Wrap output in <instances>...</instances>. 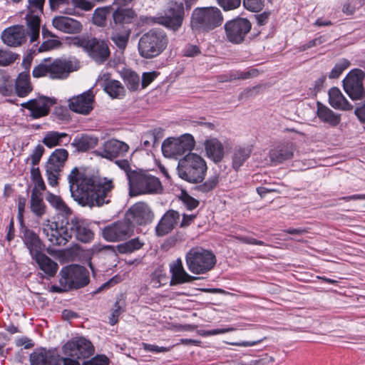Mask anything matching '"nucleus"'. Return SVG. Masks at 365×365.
<instances>
[{
	"label": "nucleus",
	"mask_w": 365,
	"mask_h": 365,
	"mask_svg": "<svg viewBox=\"0 0 365 365\" xmlns=\"http://www.w3.org/2000/svg\"><path fill=\"white\" fill-rule=\"evenodd\" d=\"M324 42V38L323 36H319L314 39L309 41L308 43L303 44L300 46V51H305L312 47H314L319 46Z\"/></svg>",
	"instance_id": "nucleus-61"
},
{
	"label": "nucleus",
	"mask_w": 365,
	"mask_h": 365,
	"mask_svg": "<svg viewBox=\"0 0 365 365\" xmlns=\"http://www.w3.org/2000/svg\"><path fill=\"white\" fill-rule=\"evenodd\" d=\"M264 0H243L244 7L252 12H259L264 7Z\"/></svg>",
	"instance_id": "nucleus-50"
},
{
	"label": "nucleus",
	"mask_w": 365,
	"mask_h": 365,
	"mask_svg": "<svg viewBox=\"0 0 365 365\" xmlns=\"http://www.w3.org/2000/svg\"><path fill=\"white\" fill-rule=\"evenodd\" d=\"M109 359L106 355H97L89 361L83 362V365H108Z\"/></svg>",
	"instance_id": "nucleus-57"
},
{
	"label": "nucleus",
	"mask_w": 365,
	"mask_h": 365,
	"mask_svg": "<svg viewBox=\"0 0 365 365\" xmlns=\"http://www.w3.org/2000/svg\"><path fill=\"white\" fill-rule=\"evenodd\" d=\"M207 170V163L200 155L189 153L178 161V176L191 183H199L205 179Z\"/></svg>",
	"instance_id": "nucleus-4"
},
{
	"label": "nucleus",
	"mask_w": 365,
	"mask_h": 365,
	"mask_svg": "<svg viewBox=\"0 0 365 365\" xmlns=\"http://www.w3.org/2000/svg\"><path fill=\"white\" fill-rule=\"evenodd\" d=\"M130 33V30L125 29L120 32L115 31L113 33L111 40L118 48L124 49L127 46Z\"/></svg>",
	"instance_id": "nucleus-41"
},
{
	"label": "nucleus",
	"mask_w": 365,
	"mask_h": 365,
	"mask_svg": "<svg viewBox=\"0 0 365 365\" xmlns=\"http://www.w3.org/2000/svg\"><path fill=\"white\" fill-rule=\"evenodd\" d=\"M158 76V73L155 71L143 73L142 76V86L143 88L147 87L154 79Z\"/></svg>",
	"instance_id": "nucleus-60"
},
{
	"label": "nucleus",
	"mask_w": 365,
	"mask_h": 365,
	"mask_svg": "<svg viewBox=\"0 0 365 365\" xmlns=\"http://www.w3.org/2000/svg\"><path fill=\"white\" fill-rule=\"evenodd\" d=\"M32 258L38 264L39 269L48 277H51L55 276L58 269V265L56 262L42 253V252L32 257Z\"/></svg>",
	"instance_id": "nucleus-33"
},
{
	"label": "nucleus",
	"mask_w": 365,
	"mask_h": 365,
	"mask_svg": "<svg viewBox=\"0 0 365 365\" xmlns=\"http://www.w3.org/2000/svg\"><path fill=\"white\" fill-rule=\"evenodd\" d=\"M127 217L133 223L145 225L151 222L153 213L146 203L139 202L133 205L129 209Z\"/></svg>",
	"instance_id": "nucleus-21"
},
{
	"label": "nucleus",
	"mask_w": 365,
	"mask_h": 365,
	"mask_svg": "<svg viewBox=\"0 0 365 365\" xmlns=\"http://www.w3.org/2000/svg\"><path fill=\"white\" fill-rule=\"evenodd\" d=\"M59 286L53 285L51 290L61 293L72 289L85 287L89 282L88 272L84 267L71 264L61 269L59 273Z\"/></svg>",
	"instance_id": "nucleus-5"
},
{
	"label": "nucleus",
	"mask_w": 365,
	"mask_h": 365,
	"mask_svg": "<svg viewBox=\"0 0 365 365\" xmlns=\"http://www.w3.org/2000/svg\"><path fill=\"white\" fill-rule=\"evenodd\" d=\"M45 0H28V13L25 19L29 29L30 41L34 42L39 37L40 16L43 14Z\"/></svg>",
	"instance_id": "nucleus-12"
},
{
	"label": "nucleus",
	"mask_w": 365,
	"mask_h": 365,
	"mask_svg": "<svg viewBox=\"0 0 365 365\" xmlns=\"http://www.w3.org/2000/svg\"><path fill=\"white\" fill-rule=\"evenodd\" d=\"M56 103L54 98L38 96L22 103L21 106L30 111V116L34 119L44 117L49 113L51 107Z\"/></svg>",
	"instance_id": "nucleus-16"
},
{
	"label": "nucleus",
	"mask_w": 365,
	"mask_h": 365,
	"mask_svg": "<svg viewBox=\"0 0 365 365\" xmlns=\"http://www.w3.org/2000/svg\"><path fill=\"white\" fill-rule=\"evenodd\" d=\"M184 18V4L174 1L170 4L164 14H158L153 17V21L169 30L177 31L181 28Z\"/></svg>",
	"instance_id": "nucleus-9"
},
{
	"label": "nucleus",
	"mask_w": 365,
	"mask_h": 365,
	"mask_svg": "<svg viewBox=\"0 0 365 365\" xmlns=\"http://www.w3.org/2000/svg\"><path fill=\"white\" fill-rule=\"evenodd\" d=\"M121 312H122L121 307L120 306L119 302H116L114 305V309L112 311L111 315L109 317V323L111 325H115L118 322V317H119Z\"/></svg>",
	"instance_id": "nucleus-59"
},
{
	"label": "nucleus",
	"mask_w": 365,
	"mask_h": 365,
	"mask_svg": "<svg viewBox=\"0 0 365 365\" xmlns=\"http://www.w3.org/2000/svg\"><path fill=\"white\" fill-rule=\"evenodd\" d=\"M193 136L185 133L179 138H168L162 144V152L167 158H177L185 152L191 151L195 147Z\"/></svg>",
	"instance_id": "nucleus-10"
},
{
	"label": "nucleus",
	"mask_w": 365,
	"mask_h": 365,
	"mask_svg": "<svg viewBox=\"0 0 365 365\" xmlns=\"http://www.w3.org/2000/svg\"><path fill=\"white\" fill-rule=\"evenodd\" d=\"M143 243L138 238L132 239L123 244L118 245L117 248L120 253H129L135 250H139Z\"/></svg>",
	"instance_id": "nucleus-44"
},
{
	"label": "nucleus",
	"mask_w": 365,
	"mask_h": 365,
	"mask_svg": "<svg viewBox=\"0 0 365 365\" xmlns=\"http://www.w3.org/2000/svg\"><path fill=\"white\" fill-rule=\"evenodd\" d=\"M225 31L228 41L239 44L241 43L250 31L252 24L245 18H236L225 23Z\"/></svg>",
	"instance_id": "nucleus-13"
},
{
	"label": "nucleus",
	"mask_w": 365,
	"mask_h": 365,
	"mask_svg": "<svg viewBox=\"0 0 365 365\" xmlns=\"http://www.w3.org/2000/svg\"><path fill=\"white\" fill-rule=\"evenodd\" d=\"M180 214L175 210L168 211L162 217L156 227V233L158 236H163L170 232L178 223Z\"/></svg>",
	"instance_id": "nucleus-27"
},
{
	"label": "nucleus",
	"mask_w": 365,
	"mask_h": 365,
	"mask_svg": "<svg viewBox=\"0 0 365 365\" xmlns=\"http://www.w3.org/2000/svg\"><path fill=\"white\" fill-rule=\"evenodd\" d=\"M223 17L220 10L216 7L196 8L192 14V22L205 30H212L220 26Z\"/></svg>",
	"instance_id": "nucleus-11"
},
{
	"label": "nucleus",
	"mask_w": 365,
	"mask_h": 365,
	"mask_svg": "<svg viewBox=\"0 0 365 365\" xmlns=\"http://www.w3.org/2000/svg\"><path fill=\"white\" fill-rule=\"evenodd\" d=\"M185 262L190 272L194 274H203L212 269L216 264V257L210 250L194 247L187 252Z\"/></svg>",
	"instance_id": "nucleus-7"
},
{
	"label": "nucleus",
	"mask_w": 365,
	"mask_h": 365,
	"mask_svg": "<svg viewBox=\"0 0 365 365\" xmlns=\"http://www.w3.org/2000/svg\"><path fill=\"white\" fill-rule=\"evenodd\" d=\"M83 46L89 56L96 62L102 63L105 61L110 55L108 44L103 41L98 40L96 38L88 39L87 41H81L78 38L73 40V44Z\"/></svg>",
	"instance_id": "nucleus-15"
},
{
	"label": "nucleus",
	"mask_w": 365,
	"mask_h": 365,
	"mask_svg": "<svg viewBox=\"0 0 365 365\" xmlns=\"http://www.w3.org/2000/svg\"><path fill=\"white\" fill-rule=\"evenodd\" d=\"M142 346L145 351L153 353H165L170 351V347L159 346L147 343H143Z\"/></svg>",
	"instance_id": "nucleus-56"
},
{
	"label": "nucleus",
	"mask_w": 365,
	"mask_h": 365,
	"mask_svg": "<svg viewBox=\"0 0 365 365\" xmlns=\"http://www.w3.org/2000/svg\"><path fill=\"white\" fill-rule=\"evenodd\" d=\"M94 96L91 90L73 96L68 100L69 108L77 113L87 115L93 110Z\"/></svg>",
	"instance_id": "nucleus-19"
},
{
	"label": "nucleus",
	"mask_w": 365,
	"mask_h": 365,
	"mask_svg": "<svg viewBox=\"0 0 365 365\" xmlns=\"http://www.w3.org/2000/svg\"><path fill=\"white\" fill-rule=\"evenodd\" d=\"M252 152V145H243L236 146L232 155V165L235 170H238L250 157Z\"/></svg>",
	"instance_id": "nucleus-31"
},
{
	"label": "nucleus",
	"mask_w": 365,
	"mask_h": 365,
	"mask_svg": "<svg viewBox=\"0 0 365 365\" xmlns=\"http://www.w3.org/2000/svg\"><path fill=\"white\" fill-rule=\"evenodd\" d=\"M168 43V38L163 30L151 29L144 34L138 41V52L145 58H153L163 52Z\"/></svg>",
	"instance_id": "nucleus-6"
},
{
	"label": "nucleus",
	"mask_w": 365,
	"mask_h": 365,
	"mask_svg": "<svg viewBox=\"0 0 365 365\" xmlns=\"http://www.w3.org/2000/svg\"><path fill=\"white\" fill-rule=\"evenodd\" d=\"M136 16L131 9L117 8L113 14V21L116 25L130 24Z\"/></svg>",
	"instance_id": "nucleus-38"
},
{
	"label": "nucleus",
	"mask_w": 365,
	"mask_h": 365,
	"mask_svg": "<svg viewBox=\"0 0 365 365\" xmlns=\"http://www.w3.org/2000/svg\"><path fill=\"white\" fill-rule=\"evenodd\" d=\"M207 156L215 163H219L224 157L225 150L222 143L217 138H211L205 140Z\"/></svg>",
	"instance_id": "nucleus-30"
},
{
	"label": "nucleus",
	"mask_w": 365,
	"mask_h": 365,
	"mask_svg": "<svg viewBox=\"0 0 365 365\" xmlns=\"http://www.w3.org/2000/svg\"><path fill=\"white\" fill-rule=\"evenodd\" d=\"M33 90V86L30 81L29 72H21L19 74L16 83L15 91L19 97L24 98L27 96Z\"/></svg>",
	"instance_id": "nucleus-34"
},
{
	"label": "nucleus",
	"mask_w": 365,
	"mask_h": 365,
	"mask_svg": "<svg viewBox=\"0 0 365 365\" xmlns=\"http://www.w3.org/2000/svg\"><path fill=\"white\" fill-rule=\"evenodd\" d=\"M133 230L130 222L123 220L114 222L103 230V237L109 242L124 240L131 235Z\"/></svg>",
	"instance_id": "nucleus-18"
},
{
	"label": "nucleus",
	"mask_w": 365,
	"mask_h": 365,
	"mask_svg": "<svg viewBox=\"0 0 365 365\" xmlns=\"http://www.w3.org/2000/svg\"><path fill=\"white\" fill-rule=\"evenodd\" d=\"M129 146L123 141L111 139L104 143L100 155L104 158L113 160L123 156L128 153Z\"/></svg>",
	"instance_id": "nucleus-22"
},
{
	"label": "nucleus",
	"mask_w": 365,
	"mask_h": 365,
	"mask_svg": "<svg viewBox=\"0 0 365 365\" xmlns=\"http://www.w3.org/2000/svg\"><path fill=\"white\" fill-rule=\"evenodd\" d=\"M17 56L10 51L0 48V66H6L15 61Z\"/></svg>",
	"instance_id": "nucleus-48"
},
{
	"label": "nucleus",
	"mask_w": 365,
	"mask_h": 365,
	"mask_svg": "<svg viewBox=\"0 0 365 365\" xmlns=\"http://www.w3.org/2000/svg\"><path fill=\"white\" fill-rule=\"evenodd\" d=\"M350 66V62L346 58L341 59L335 64L329 74V78H337Z\"/></svg>",
	"instance_id": "nucleus-45"
},
{
	"label": "nucleus",
	"mask_w": 365,
	"mask_h": 365,
	"mask_svg": "<svg viewBox=\"0 0 365 365\" xmlns=\"http://www.w3.org/2000/svg\"><path fill=\"white\" fill-rule=\"evenodd\" d=\"M78 68L76 61L56 58H44L36 66L32 71L34 78L48 76L53 80H62L68 77L71 72Z\"/></svg>",
	"instance_id": "nucleus-3"
},
{
	"label": "nucleus",
	"mask_w": 365,
	"mask_h": 365,
	"mask_svg": "<svg viewBox=\"0 0 365 365\" xmlns=\"http://www.w3.org/2000/svg\"><path fill=\"white\" fill-rule=\"evenodd\" d=\"M30 208L37 217H41L46 213V206L43 200L41 193H36L35 190L31 191Z\"/></svg>",
	"instance_id": "nucleus-39"
},
{
	"label": "nucleus",
	"mask_w": 365,
	"mask_h": 365,
	"mask_svg": "<svg viewBox=\"0 0 365 365\" xmlns=\"http://www.w3.org/2000/svg\"><path fill=\"white\" fill-rule=\"evenodd\" d=\"M93 350L91 341L83 337H75L63 346V353L80 359L88 357Z\"/></svg>",
	"instance_id": "nucleus-17"
},
{
	"label": "nucleus",
	"mask_w": 365,
	"mask_h": 365,
	"mask_svg": "<svg viewBox=\"0 0 365 365\" xmlns=\"http://www.w3.org/2000/svg\"><path fill=\"white\" fill-rule=\"evenodd\" d=\"M317 116L324 123L331 126H336L341 121V115L334 113L328 107L317 103Z\"/></svg>",
	"instance_id": "nucleus-35"
},
{
	"label": "nucleus",
	"mask_w": 365,
	"mask_h": 365,
	"mask_svg": "<svg viewBox=\"0 0 365 365\" xmlns=\"http://www.w3.org/2000/svg\"><path fill=\"white\" fill-rule=\"evenodd\" d=\"M294 155V148L290 143L279 145L269 151L271 163L274 165L292 158Z\"/></svg>",
	"instance_id": "nucleus-28"
},
{
	"label": "nucleus",
	"mask_w": 365,
	"mask_h": 365,
	"mask_svg": "<svg viewBox=\"0 0 365 365\" xmlns=\"http://www.w3.org/2000/svg\"><path fill=\"white\" fill-rule=\"evenodd\" d=\"M329 103L332 108L341 110H350L353 108L341 91L336 87L329 91Z\"/></svg>",
	"instance_id": "nucleus-32"
},
{
	"label": "nucleus",
	"mask_w": 365,
	"mask_h": 365,
	"mask_svg": "<svg viewBox=\"0 0 365 365\" xmlns=\"http://www.w3.org/2000/svg\"><path fill=\"white\" fill-rule=\"evenodd\" d=\"M13 93V86L8 80L3 78L2 83H0V94L4 96H10Z\"/></svg>",
	"instance_id": "nucleus-58"
},
{
	"label": "nucleus",
	"mask_w": 365,
	"mask_h": 365,
	"mask_svg": "<svg viewBox=\"0 0 365 365\" xmlns=\"http://www.w3.org/2000/svg\"><path fill=\"white\" fill-rule=\"evenodd\" d=\"M355 114L360 122L365 125V100L357 104Z\"/></svg>",
	"instance_id": "nucleus-62"
},
{
	"label": "nucleus",
	"mask_w": 365,
	"mask_h": 365,
	"mask_svg": "<svg viewBox=\"0 0 365 365\" xmlns=\"http://www.w3.org/2000/svg\"><path fill=\"white\" fill-rule=\"evenodd\" d=\"M171 273V286L191 282L198 277L189 274L184 269L182 260L178 258L170 264Z\"/></svg>",
	"instance_id": "nucleus-23"
},
{
	"label": "nucleus",
	"mask_w": 365,
	"mask_h": 365,
	"mask_svg": "<svg viewBox=\"0 0 365 365\" xmlns=\"http://www.w3.org/2000/svg\"><path fill=\"white\" fill-rule=\"evenodd\" d=\"M31 365H59L58 356L54 351L38 349L30 355Z\"/></svg>",
	"instance_id": "nucleus-26"
},
{
	"label": "nucleus",
	"mask_w": 365,
	"mask_h": 365,
	"mask_svg": "<svg viewBox=\"0 0 365 365\" xmlns=\"http://www.w3.org/2000/svg\"><path fill=\"white\" fill-rule=\"evenodd\" d=\"M43 151H44V148L42 145H38L35 148L34 150H33L32 153L31 154V155L29 156V158H28L27 159V162L29 160H31V165L33 166L37 165L41 157H42V155L43 153Z\"/></svg>",
	"instance_id": "nucleus-52"
},
{
	"label": "nucleus",
	"mask_w": 365,
	"mask_h": 365,
	"mask_svg": "<svg viewBox=\"0 0 365 365\" xmlns=\"http://www.w3.org/2000/svg\"><path fill=\"white\" fill-rule=\"evenodd\" d=\"M52 24L55 29L66 34H78L82 30V24L78 21L68 16H56Z\"/></svg>",
	"instance_id": "nucleus-25"
},
{
	"label": "nucleus",
	"mask_w": 365,
	"mask_h": 365,
	"mask_svg": "<svg viewBox=\"0 0 365 365\" xmlns=\"http://www.w3.org/2000/svg\"><path fill=\"white\" fill-rule=\"evenodd\" d=\"M29 33V31L27 34L26 33L24 26L15 25L6 29L3 31L1 39L7 46L16 47L26 41L27 34L30 36Z\"/></svg>",
	"instance_id": "nucleus-20"
},
{
	"label": "nucleus",
	"mask_w": 365,
	"mask_h": 365,
	"mask_svg": "<svg viewBox=\"0 0 365 365\" xmlns=\"http://www.w3.org/2000/svg\"><path fill=\"white\" fill-rule=\"evenodd\" d=\"M71 3L75 8L85 11H91L94 7V4L88 0H71Z\"/></svg>",
	"instance_id": "nucleus-54"
},
{
	"label": "nucleus",
	"mask_w": 365,
	"mask_h": 365,
	"mask_svg": "<svg viewBox=\"0 0 365 365\" xmlns=\"http://www.w3.org/2000/svg\"><path fill=\"white\" fill-rule=\"evenodd\" d=\"M73 199L83 207H102L111 201L115 187L112 179L91 177L74 168L68 176Z\"/></svg>",
	"instance_id": "nucleus-1"
},
{
	"label": "nucleus",
	"mask_w": 365,
	"mask_h": 365,
	"mask_svg": "<svg viewBox=\"0 0 365 365\" xmlns=\"http://www.w3.org/2000/svg\"><path fill=\"white\" fill-rule=\"evenodd\" d=\"M128 81V86L129 89L135 91L138 88L139 85V77L135 73H130Z\"/></svg>",
	"instance_id": "nucleus-63"
},
{
	"label": "nucleus",
	"mask_w": 365,
	"mask_h": 365,
	"mask_svg": "<svg viewBox=\"0 0 365 365\" xmlns=\"http://www.w3.org/2000/svg\"><path fill=\"white\" fill-rule=\"evenodd\" d=\"M98 82L112 98H121L125 96V90L123 86L118 81L110 79L108 73L101 74Z\"/></svg>",
	"instance_id": "nucleus-24"
},
{
	"label": "nucleus",
	"mask_w": 365,
	"mask_h": 365,
	"mask_svg": "<svg viewBox=\"0 0 365 365\" xmlns=\"http://www.w3.org/2000/svg\"><path fill=\"white\" fill-rule=\"evenodd\" d=\"M219 182V177L214 175L207 178L202 184L197 186V190L202 192L207 193L212 190Z\"/></svg>",
	"instance_id": "nucleus-47"
},
{
	"label": "nucleus",
	"mask_w": 365,
	"mask_h": 365,
	"mask_svg": "<svg viewBox=\"0 0 365 365\" xmlns=\"http://www.w3.org/2000/svg\"><path fill=\"white\" fill-rule=\"evenodd\" d=\"M61 170L56 166L51 167V165H46V176L48 183L51 186L55 187L58 185V179Z\"/></svg>",
	"instance_id": "nucleus-46"
},
{
	"label": "nucleus",
	"mask_w": 365,
	"mask_h": 365,
	"mask_svg": "<svg viewBox=\"0 0 365 365\" xmlns=\"http://www.w3.org/2000/svg\"><path fill=\"white\" fill-rule=\"evenodd\" d=\"M115 163L125 173L129 183L130 176L136 174L137 172L131 170L130 163L128 160H117L115 161Z\"/></svg>",
	"instance_id": "nucleus-53"
},
{
	"label": "nucleus",
	"mask_w": 365,
	"mask_h": 365,
	"mask_svg": "<svg viewBox=\"0 0 365 365\" xmlns=\"http://www.w3.org/2000/svg\"><path fill=\"white\" fill-rule=\"evenodd\" d=\"M111 6L98 7L93 14V22L98 26L106 24V17L110 12Z\"/></svg>",
	"instance_id": "nucleus-43"
},
{
	"label": "nucleus",
	"mask_w": 365,
	"mask_h": 365,
	"mask_svg": "<svg viewBox=\"0 0 365 365\" xmlns=\"http://www.w3.org/2000/svg\"><path fill=\"white\" fill-rule=\"evenodd\" d=\"M46 200L49 205L62 216L68 217L71 215L72 211L71 208L61 196L54 195L51 192H48L46 195Z\"/></svg>",
	"instance_id": "nucleus-36"
},
{
	"label": "nucleus",
	"mask_w": 365,
	"mask_h": 365,
	"mask_svg": "<svg viewBox=\"0 0 365 365\" xmlns=\"http://www.w3.org/2000/svg\"><path fill=\"white\" fill-rule=\"evenodd\" d=\"M21 238L32 257L42 250V243L38 236L31 230L24 228L21 231Z\"/></svg>",
	"instance_id": "nucleus-29"
},
{
	"label": "nucleus",
	"mask_w": 365,
	"mask_h": 365,
	"mask_svg": "<svg viewBox=\"0 0 365 365\" xmlns=\"http://www.w3.org/2000/svg\"><path fill=\"white\" fill-rule=\"evenodd\" d=\"M41 228L45 237L53 245H65L73 233L82 242H89L93 238V232L83 220L76 217L72 218L70 222L46 220L43 222Z\"/></svg>",
	"instance_id": "nucleus-2"
},
{
	"label": "nucleus",
	"mask_w": 365,
	"mask_h": 365,
	"mask_svg": "<svg viewBox=\"0 0 365 365\" xmlns=\"http://www.w3.org/2000/svg\"><path fill=\"white\" fill-rule=\"evenodd\" d=\"M98 138L94 135L82 134L76 136L71 145L78 151L85 152L97 145Z\"/></svg>",
	"instance_id": "nucleus-37"
},
{
	"label": "nucleus",
	"mask_w": 365,
	"mask_h": 365,
	"mask_svg": "<svg viewBox=\"0 0 365 365\" xmlns=\"http://www.w3.org/2000/svg\"><path fill=\"white\" fill-rule=\"evenodd\" d=\"M180 198L185 207L189 210H192L199 205V201L185 191L181 192Z\"/></svg>",
	"instance_id": "nucleus-49"
},
{
	"label": "nucleus",
	"mask_w": 365,
	"mask_h": 365,
	"mask_svg": "<svg viewBox=\"0 0 365 365\" xmlns=\"http://www.w3.org/2000/svg\"><path fill=\"white\" fill-rule=\"evenodd\" d=\"M68 151L66 149H56L49 157L46 165L56 166L58 169L61 170L68 158Z\"/></svg>",
	"instance_id": "nucleus-40"
},
{
	"label": "nucleus",
	"mask_w": 365,
	"mask_h": 365,
	"mask_svg": "<svg viewBox=\"0 0 365 365\" xmlns=\"http://www.w3.org/2000/svg\"><path fill=\"white\" fill-rule=\"evenodd\" d=\"M68 135L66 133H58L56 131L48 132L46 134L43 143L48 148H53L61 144L62 138Z\"/></svg>",
	"instance_id": "nucleus-42"
},
{
	"label": "nucleus",
	"mask_w": 365,
	"mask_h": 365,
	"mask_svg": "<svg viewBox=\"0 0 365 365\" xmlns=\"http://www.w3.org/2000/svg\"><path fill=\"white\" fill-rule=\"evenodd\" d=\"M365 74L361 69H353L343 81V86L345 92L351 99L359 100L364 96L363 80Z\"/></svg>",
	"instance_id": "nucleus-14"
},
{
	"label": "nucleus",
	"mask_w": 365,
	"mask_h": 365,
	"mask_svg": "<svg viewBox=\"0 0 365 365\" xmlns=\"http://www.w3.org/2000/svg\"><path fill=\"white\" fill-rule=\"evenodd\" d=\"M183 55L187 57H193L200 53V49L197 46L188 45L183 49Z\"/></svg>",
	"instance_id": "nucleus-64"
},
{
	"label": "nucleus",
	"mask_w": 365,
	"mask_h": 365,
	"mask_svg": "<svg viewBox=\"0 0 365 365\" xmlns=\"http://www.w3.org/2000/svg\"><path fill=\"white\" fill-rule=\"evenodd\" d=\"M129 189L130 195L157 194L162 190L160 180L150 174L138 173L130 176Z\"/></svg>",
	"instance_id": "nucleus-8"
},
{
	"label": "nucleus",
	"mask_w": 365,
	"mask_h": 365,
	"mask_svg": "<svg viewBox=\"0 0 365 365\" xmlns=\"http://www.w3.org/2000/svg\"><path fill=\"white\" fill-rule=\"evenodd\" d=\"M61 45L59 40L56 38L48 39L42 43L38 48L39 52L47 51L58 48Z\"/></svg>",
	"instance_id": "nucleus-51"
},
{
	"label": "nucleus",
	"mask_w": 365,
	"mask_h": 365,
	"mask_svg": "<svg viewBox=\"0 0 365 365\" xmlns=\"http://www.w3.org/2000/svg\"><path fill=\"white\" fill-rule=\"evenodd\" d=\"M218 4L225 11H230L239 7L241 0H218Z\"/></svg>",
	"instance_id": "nucleus-55"
}]
</instances>
